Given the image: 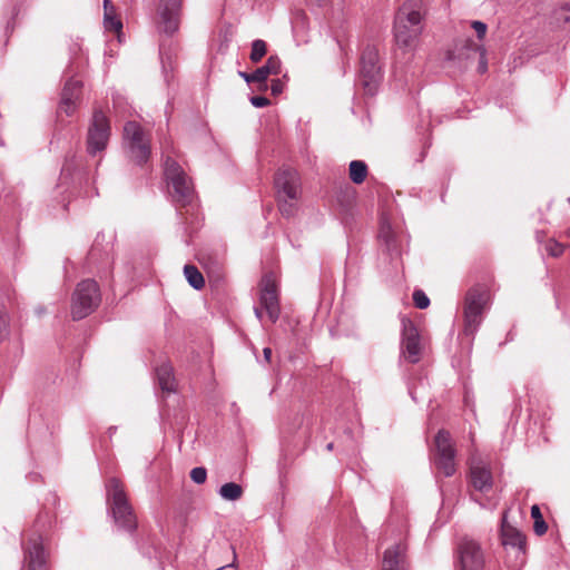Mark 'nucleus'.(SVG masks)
I'll list each match as a JSON object with an SVG mask.
<instances>
[{
    "label": "nucleus",
    "mask_w": 570,
    "mask_h": 570,
    "mask_svg": "<svg viewBox=\"0 0 570 570\" xmlns=\"http://www.w3.org/2000/svg\"><path fill=\"white\" fill-rule=\"evenodd\" d=\"M249 100L250 104L256 108H264L271 104L269 99L264 96H253Z\"/></svg>",
    "instance_id": "c9c22d12"
},
{
    "label": "nucleus",
    "mask_w": 570,
    "mask_h": 570,
    "mask_svg": "<svg viewBox=\"0 0 570 570\" xmlns=\"http://www.w3.org/2000/svg\"><path fill=\"white\" fill-rule=\"evenodd\" d=\"M569 10H570V7L568 3H566L558 11H556V19L558 21H562L563 23L569 22L570 21V17L568 14Z\"/></svg>",
    "instance_id": "f704fd0d"
},
{
    "label": "nucleus",
    "mask_w": 570,
    "mask_h": 570,
    "mask_svg": "<svg viewBox=\"0 0 570 570\" xmlns=\"http://www.w3.org/2000/svg\"><path fill=\"white\" fill-rule=\"evenodd\" d=\"M206 478H207V471L205 468L203 466H197V468H194L191 471H190V479L197 483V484H203L205 481H206Z\"/></svg>",
    "instance_id": "2f4dec72"
},
{
    "label": "nucleus",
    "mask_w": 570,
    "mask_h": 570,
    "mask_svg": "<svg viewBox=\"0 0 570 570\" xmlns=\"http://www.w3.org/2000/svg\"><path fill=\"white\" fill-rule=\"evenodd\" d=\"M159 53H160V58H161L163 63H165L163 47H160Z\"/></svg>",
    "instance_id": "a18cd8bd"
},
{
    "label": "nucleus",
    "mask_w": 570,
    "mask_h": 570,
    "mask_svg": "<svg viewBox=\"0 0 570 570\" xmlns=\"http://www.w3.org/2000/svg\"><path fill=\"white\" fill-rule=\"evenodd\" d=\"M267 53V43L262 39H256L252 42V50L249 59L254 63H258Z\"/></svg>",
    "instance_id": "a878e982"
},
{
    "label": "nucleus",
    "mask_w": 570,
    "mask_h": 570,
    "mask_svg": "<svg viewBox=\"0 0 570 570\" xmlns=\"http://www.w3.org/2000/svg\"><path fill=\"white\" fill-rule=\"evenodd\" d=\"M167 189L169 195L176 203L185 205L193 197V180H169Z\"/></svg>",
    "instance_id": "aec40b11"
},
{
    "label": "nucleus",
    "mask_w": 570,
    "mask_h": 570,
    "mask_svg": "<svg viewBox=\"0 0 570 570\" xmlns=\"http://www.w3.org/2000/svg\"><path fill=\"white\" fill-rule=\"evenodd\" d=\"M413 302H414V305L417 308H420V309H424V308L429 307V305H430L429 297L421 289H415L414 291V293H413Z\"/></svg>",
    "instance_id": "7c9ffc66"
},
{
    "label": "nucleus",
    "mask_w": 570,
    "mask_h": 570,
    "mask_svg": "<svg viewBox=\"0 0 570 570\" xmlns=\"http://www.w3.org/2000/svg\"><path fill=\"white\" fill-rule=\"evenodd\" d=\"M367 165L363 160H353L350 164V177L348 178H366Z\"/></svg>",
    "instance_id": "bb28decb"
},
{
    "label": "nucleus",
    "mask_w": 570,
    "mask_h": 570,
    "mask_svg": "<svg viewBox=\"0 0 570 570\" xmlns=\"http://www.w3.org/2000/svg\"><path fill=\"white\" fill-rule=\"evenodd\" d=\"M459 570H483L485 566L484 552L473 539L463 538L456 548Z\"/></svg>",
    "instance_id": "9b49d317"
},
{
    "label": "nucleus",
    "mask_w": 570,
    "mask_h": 570,
    "mask_svg": "<svg viewBox=\"0 0 570 570\" xmlns=\"http://www.w3.org/2000/svg\"><path fill=\"white\" fill-rule=\"evenodd\" d=\"M164 178H186L181 165L170 155H166L164 161Z\"/></svg>",
    "instance_id": "4be33fe9"
},
{
    "label": "nucleus",
    "mask_w": 570,
    "mask_h": 570,
    "mask_svg": "<svg viewBox=\"0 0 570 570\" xmlns=\"http://www.w3.org/2000/svg\"><path fill=\"white\" fill-rule=\"evenodd\" d=\"M104 24L106 30L118 32L122 28V22L117 16H106L104 17Z\"/></svg>",
    "instance_id": "c756f323"
},
{
    "label": "nucleus",
    "mask_w": 570,
    "mask_h": 570,
    "mask_svg": "<svg viewBox=\"0 0 570 570\" xmlns=\"http://www.w3.org/2000/svg\"><path fill=\"white\" fill-rule=\"evenodd\" d=\"M405 543H397L385 550L382 561V570H407Z\"/></svg>",
    "instance_id": "f3484780"
},
{
    "label": "nucleus",
    "mask_w": 570,
    "mask_h": 570,
    "mask_svg": "<svg viewBox=\"0 0 570 570\" xmlns=\"http://www.w3.org/2000/svg\"><path fill=\"white\" fill-rule=\"evenodd\" d=\"M107 500L116 525L128 532L135 531L138 525L137 517L121 480L117 478L108 480Z\"/></svg>",
    "instance_id": "f03ea898"
},
{
    "label": "nucleus",
    "mask_w": 570,
    "mask_h": 570,
    "mask_svg": "<svg viewBox=\"0 0 570 570\" xmlns=\"http://www.w3.org/2000/svg\"><path fill=\"white\" fill-rule=\"evenodd\" d=\"M311 6L323 7L326 6L330 0H307Z\"/></svg>",
    "instance_id": "37998d69"
},
{
    "label": "nucleus",
    "mask_w": 570,
    "mask_h": 570,
    "mask_svg": "<svg viewBox=\"0 0 570 570\" xmlns=\"http://www.w3.org/2000/svg\"><path fill=\"white\" fill-rule=\"evenodd\" d=\"M116 10L110 0H104V17L106 16H115Z\"/></svg>",
    "instance_id": "a19ab883"
},
{
    "label": "nucleus",
    "mask_w": 570,
    "mask_h": 570,
    "mask_svg": "<svg viewBox=\"0 0 570 570\" xmlns=\"http://www.w3.org/2000/svg\"><path fill=\"white\" fill-rule=\"evenodd\" d=\"M470 481L472 487L481 492L492 488V473L480 458L472 455L470 461Z\"/></svg>",
    "instance_id": "dca6fc26"
},
{
    "label": "nucleus",
    "mask_w": 570,
    "mask_h": 570,
    "mask_svg": "<svg viewBox=\"0 0 570 570\" xmlns=\"http://www.w3.org/2000/svg\"><path fill=\"white\" fill-rule=\"evenodd\" d=\"M360 78L365 92L373 96L382 78L379 51L373 45H367L361 53Z\"/></svg>",
    "instance_id": "423d86ee"
},
{
    "label": "nucleus",
    "mask_w": 570,
    "mask_h": 570,
    "mask_svg": "<svg viewBox=\"0 0 570 570\" xmlns=\"http://www.w3.org/2000/svg\"><path fill=\"white\" fill-rule=\"evenodd\" d=\"M124 147L128 158L144 166L150 158V139L137 121H127L124 126Z\"/></svg>",
    "instance_id": "20e7f679"
},
{
    "label": "nucleus",
    "mask_w": 570,
    "mask_h": 570,
    "mask_svg": "<svg viewBox=\"0 0 570 570\" xmlns=\"http://www.w3.org/2000/svg\"><path fill=\"white\" fill-rule=\"evenodd\" d=\"M327 450H328V451H332V450H333V443H328V444H327Z\"/></svg>",
    "instance_id": "de8ad7c7"
},
{
    "label": "nucleus",
    "mask_w": 570,
    "mask_h": 570,
    "mask_svg": "<svg viewBox=\"0 0 570 570\" xmlns=\"http://www.w3.org/2000/svg\"><path fill=\"white\" fill-rule=\"evenodd\" d=\"M546 250L552 257H560L564 252V245L558 243L556 239H548L546 243Z\"/></svg>",
    "instance_id": "c85d7f7f"
},
{
    "label": "nucleus",
    "mask_w": 570,
    "mask_h": 570,
    "mask_svg": "<svg viewBox=\"0 0 570 570\" xmlns=\"http://www.w3.org/2000/svg\"><path fill=\"white\" fill-rule=\"evenodd\" d=\"M423 3L409 0L397 10L394 19V38L404 50H412L423 30Z\"/></svg>",
    "instance_id": "f257e3e1"
},
{
    "label": "nucleus",
    "mask_w": 570,
    "mask_h": 570,
    "mask_svg": "<svg viewBox=\"0 0 570 570\" xmlns=\"http://www.w3.org/2000/svg\"><path fill=\"white\" fill-rule=\"evenodd\" d=\"M110 121L101 109H95L87 135V150L90 155L102 151L110 137Z\"/></svg>",
    "instance_id": "6e6552de"
},
{
    "label": "nucleus",
    "mask_w": 570,
    "mask_h": 570,
    "mask_svg": "<svg viewBox=\"0 0 570 570\" xmlns=\"http://www.w3.org/2000/svg\"><path fill=\"white\" fill-rule=\"evenodd\" d=\"M423 342L417 327L409 318L402 320L401 352L409 363H417L423 354Z\"/></svg>",
    "instance_id": "9d476101"
},
{
    "label": "nucleus",
    "mask_w": 570,
    "mask_h": 570,
    "mask_svg": "<svg viewBox=\"0 0 570 570\" xmlns=\"http://www.w3.org/2000/svg\"><path fill=\"white\" fill-rule=\"evenodd\" d=\"M379 236H380V238L384 239V242L387 245L391 244V242L393 240L392 227H391L389 219L385 216H383L381 218Z\"/></svg>",
    "instance_id": "cd10ccee"
},
{
    "label": "nucleus",
    "mask_w": 570,
    "mask_h": 570,
    "mask_svg": "<svg viewBox=\"0 0 570 570\" xmlns=\"http://www.w3.org/2000/svg\"><path fill=\"white\" fill-rule=\"evenodd\" d=\"M181 0H159L158 14L160 18V30L171 36L180 22Z\"/></svg>",
    "instance_id": "4468645a"
},
{
    "label": "nucleus",
    "mask_w": 570,
    "mask_h": 570,
    "mask_svg": "<svg viewBox=\"0 0 570 570\" xmlns=\"http://www.w3.org/2000/svg\"><path fill=\"white\" fill-rule=\"evenodd\" d=\"M101 295L96 281H81L71 297V316L79 321L90 315L100 304Z\"/></svg>",
    "instance_id": "39448f33"
},
{
    "label": "nucleus",
    "mask_w": 570,
    "mask_h": 570,
    "mask_svg": "<svg viewBox=\"0 0 570 570\" xmlns=\"http://www.w3.org/2000/svg\"><path fill=\"white\" fill-rule=\"evenodd\" d=\"M263 354H264V358L267 361V362H271V357H272V350L269 347H265L264 351H263Z\"/></svg>",
    "instance_id": "c03bdc74"
},
{
    "label": "nucleus",
    "mask_w": 570,
    "mask_h": 570,
    "mask_svg": "<svg viewBox=\"0 0 570 570\" xmlns=\"http://www.w3.org/2000/svg\"><path fill=\"white\" fill-rule=\"evenodd\" d=\"M75 156L67 157L66 161L62 166L61 174H66V176H71L73 173L71 171V163L75 160Z\"/></svg>",
    "instance_id": "4c0bfd02"
},
{
    "label": "nucleus",
    "mask_w": 570,
    "mask_h": 570,
    "mask_svg": "<svg viewBox=\"0 0 570 570\" xmlns=\"http://www.w3.org/2000/svg\"><path fill=\"white\" fill-rule=\"evenodd\" d=\"M8 326V314L4 308L0 307V333L6 331Z\"/></svg>",
    "instance_id": "ea45409f"
},
{
    "label": "nucleus",
    "mask_w": 570,
    "mask_h": 570,
    "mask_svg": "<svg viewBox=\"0 0 570 570\" xmlns=\"http://www.w3.org/2000/svg\"><path fill=\"white\" fill-rule=\"evenodd\" d=\"M219 494L229 501H235L242 498L243 489L239 484L229 482L220 487Z\"/></svg>",
    "instance_id": "b1692460"
},
{
    "label": "nucleus",
    "mask_w": 570,
    "mask_h": 570,
    "mask_svg": "<svg viewBox=\"0 0 570 570\" xmlns=\"http://www.w3.org/2000/svg\"><path fill=\"white\" fill-rule=\"evenodd\" d=\"M531 517L534 521L533 530H534L535 534L543 535L548 530V525H547L546 521L543 520V517H542L539 505L533 504L531 507Z\"/></svg>",
    "instance_id": "393cba45"
},
{
    "label": "nucleus",
    "mask_w": 570,
    "mask_h": 570,
    "mask_svg": "<svg viewBox=\"0 0 570 570\" xmlns=\"http://www.w3.org/2000/svg\"><path fill=\"white\" fill-rule=\"evenodd\" d=\"M159 386L165 392L176 391V380L174 377L173 367L169 364H163L156 370Z\"/></svg>",
    "instance_id": "412c9836"
},
{
    "label": "nucleus",
    "mask_w": 570,
    "mask_h": 570,
    "mask_svg": "<svg viewBox=\"0 0 570 570\" xmlns=\"http://www.w3.org/2000/svg\"><path fill=\"white\" fill-rule=\"evenodd\" d=\"M297 176V171L295 168L286 167L282 170V174L277 178H295Z\"/></svg>",
    "instance_id": "58836bf2"
},
{
    "label": "nucleus",
    "mask_w": 570,
    "mask_h": 570,
    "mask_svg": "<svg viewBox=\"0 0 570 570\" xmlns=\"http://www.w3.org/2000/svg\"><path fill=\"white\" fill-rule=\"evenodd\" d=\"M184 274L189 285L195 289H200L205 285V279L203 274L198 271V268L194 265H185Z\"/></svg>",
    "instance_id": "5701e85b"
},
{
    "label": "nucleus",
    "mask_w": 570,
    "mask_h": 570,
    "mask_svg": "<svg viewBox=\"0 0 570 570\" xmlns=\"http://www.w3.org/2000/svg\"><path fill=\"white\" fill-rule=\"evenodd\" d=\"M48 554L43 546L42 535L33 530L24 546V562L28 570H47Z\"/></svg>",
    "instance_id": "f8f14e48"
},
{
    "label": "nucleus",
    "mask_w": 570,
    "mask_h": 570,
    "mask_svg": "<svg viewBox=\"0 0 570 570\" xmlns=\"http://www.w3.org/2000/svg\"><path fill=\"white\" fill-rule=\"evenodd\" d=\"M276 196L279 210L284 216L294 213L295 203L301 196V186L297 180H275Z\"/></svg>",
    "instance_id": "ddd939ff"
},
{
    "label": "nucleus",
    "mask_w": 570,
    "mask_h": 570,
    "mask_svg": "<svg viewBox=\"0 0 570 570\" xmlns=\"http://www.w3.org/2000/svg\"><path fill=\"white\" fill-rule=\"evenodd\" d=\"M471 27L476 32L478 39L481 40L484 38L487 30H488V26L484 22L475 20V21H472Z\"/></svg>",
    "instance_id": "72a5a7b5"
},
{
    "label": "nucleus",
    "mask_w": 570,
    "mask_h": 570,
    "mask_svg": "<svg viewBox=\"0 0 570 570\" xmlns=\"http://www.w3.org/2000/svg\"><path fill=\"white\" fill-rule=\"evenodd\" d=\"M466 43H468L469 48H473V50H475V51H481V61H480L479 69L481 72H484L487 70V62L484 61V56H485L484 49L481 46L474 43L470 39L466 41Z\"/></svg>",
    "instance_id": "473e14b6"
},
{
    "label": "nucleus",
    "mask_w": 570,
    "mask_h": 570,
    "mask_svg": "<svg viewBox=\"0 0 570 570\" xmlns=\"http://www.w3.org/2000/svg\"><path fill=\"white\" fill-rule=\"evenodd\" d=\"M284 90V82L281 79H273L271 83V91L273 96H278Z\"/></svg>",
    "instance_id": "e433bc0d"
},
{
    "label": "nucleus",
    "mask_w": 570,
    "mask_h": 570,
    "mask_svg": "<svg viewBox=\"0 0 570 570\" xmlns=\"http://www.w3.org/2000/svg\"><path fill=\"white\" fill-rule=\"evenodd\" d=\"M436 450L435 464L438 469L445 475L451 476L456 471L455 448L451 434L446 430H440L434 438Z\"/></svg>",
    "instance_id": "1a4fd4ad"
},
{
    "label": "nucleus",
    "mask_w": 570,
    "mask_h": 570,
    "mask_svg": "<svg viewBox=\"0 0 570 570\" xmlns=\"http://www.w3.org/2000/svg\"><path fill=\"white\" fill-rule=\"evenodd\" d=\"M501 540L503 546L517 548L521 553L525 552V535L507 521L505 514L503 515L501 524Z\"/></svg>",
    "instance_id": "6ab92c4d"
},
{
    "label": "nucleus",
    "mask_w": 570,
    "mask_h": 570,
    "mask_svg": "<svg viewBox=\"0 0 570 570\" xmlns=\"http://www.w3.org/2000/svg\"><path fill=\"white\" fill-rule=\"evenodd\" d=\"M81 80L75 79L73 77H70L65 82L59 102V112H65L67 116L75 114L81 96Z\"/></svg>",
    "instance_id": "2eb2a0df"
},
{
    "label": "nucleus",
    "mask_w": 570,
    "mask_h": 570,
    "mask_svg": "<svg viewBox=\"0 0 570 570\" xmlns=\"http://www.w3.org/2000/svg\"><path fill=\"white\" fill-rule=\"evenodd\" d=\"M344 173V168H338L337 173H334V175H342Z\"/></svg>",
    "instance_id": "49530a36"
},
{
    "label": "nucleus",
    "mask_w": 570,
    "mask_h": 570,
    "mask_svg": "<svg viewBox=\"0 0 570 570\" xmlns=\"http://www.w3.org/2000/svg\"><path fill=\"white\" fill-rule=\"evenodd\" d=\"M263 311L272 323H275L281 314L277 285L272 274H266L261 282L259 305L255 307L257 318H263Z\"/></svg>",
    "instance_id": "0eeeda50"
},
{
    "label": "nucleus",
    "mask_w": 570,
    "mask_h": 570,
    "mask_svg": "<svg viewBox=\"0 0 570 570\" xmlns=\"http://www.w3.org/2000/svg\"><path fill=\"white\" fill-rule=\"evenodd\" d=\"M490 298V289L484 284H476L466 292L463 303V334L465 336L474 337Z\"/></svg>",
    "instance_id": "7ed1b4c3"
},
{
    "label": "nucleus",
    "mask_w": 570,
    "mask_h": 570,
    "mask_svg": "<svg viewBox=\"0 0 570 570\" xmlns=\"http://www.w3.org/2000/svg\"><path fill=\"white\" fill-rule=\"evenodd\" d=\"M239 77H242L247 83H256V77L254 71L253 72H246V71H238Z\"/></svg>",
    "instance_id": "79ce46f5"
},
{
    "label": "nucleus",
    "mask_w": 570,
    "mask_h": 570,
    "mask_svg": "<svg viewBox=\"0 0 570 570\" xmlns=\"http://www.w3.org/2000/svg\"><path fill=\"white\" fill-rule=\"evenodd\" d=\"M282 72V61L281 59L278 58V56L276 55H272L268 57L267 61L265 62V65H263L262 67L257 68L254 73H255V79H256V85H257V89L259 91H265L267 90L268 86H267V79L269 76H278L279 73Z\"/></svg>",
    "instance_id": "a211bd4d"
}]
</instances>
